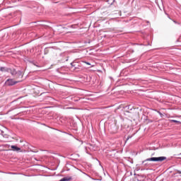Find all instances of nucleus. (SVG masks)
<instances>
[{"label":"nucleus","mask_w":181,"mask_h":181,"mask_svg":"<svg viewBox=\"0 0 181 181\" xmlns=\"http://www.w3.org/2000/svg\"><path fill=\"white\" fill-rule=\"evenodd\" d=\"M146 160L148 162H163V160H166V157H151L150 158H147Z\"/></svg>","instance_id":"f257e3e1"},{"label":"nucleus","mask_w":181,"mask_h":181,"mask_svg":"<svg viewBox=\"0 0 181 181\" xmlns=\"http://www.w3.org/2000/svg\"><path fill=\"white\" fill-rule=\"evenodd\" d=\"M18 81H13L12 78H8L6 81V86H15V84H17Z\"/></svg>","instance_id":"f03ea898"},{"label":"nucleus","mask_w":181,"mask_h":181,"mask_svg":"<svg viewBox=\"0 0 181 181\" xmlns=\"http://www.w3.org/2000/svg\"><path fill=\"white\" fill-rule=\"evenodd\" d=\"M16 69H13V68H8V70L7 71V73H11V76H13L15 77L16 74Z\"/></svg>","instance_id":"7ed1b4c3"},{"label":"nucleus","mask_w":181,"mask_h":181,"mask_svg":"<svg viewBox=\"0 0 181 181\" xmlns=\"http://www.w3.org/2000/svg\"><path fill=\"white\" fill-rule=\"evenodd\" d=\"M14 77H15V78H22V77H23V75L22 74V71H17Z\"/></svg>","instance_id":"20e7f679"},{"label":"nucleus","mask_w":181,"mask_h":181,"mask_svg":"<svg viewBox=\"0 0 181 181\" xmlns=\"http://www.w3.org/2000/svg\"><path fill=\"white\" fill-rule=\"evenodd\" d=\"M85 149H86V153H90L88 152V149H90V151H95L94 146L92 144H89V146L88 147H85Z\"/></svg>","instance_id":"39448f33"},{"label":"nucleus","mask_w":181,"mask_h":181,"mask_svg":"<svg viewBox=\"0 0 181 181\" xmlns=\"http://www.w3.org/2000/svg\"><path fill=\"white\" fill-rule=\"evenodd\" d=\"M11 148L13 149V151H14V152H19V151H21V148L16 146H11Z\"/></svg>","instance_id":"423d86ee"},{"label":"nucleus","mask_w":181,"mask_h":181,"mask_svg":"<svg viewBox=\"0 0 181 181\" xmlns=\"http://www.w3.org/2000/svg\"><path fill=\"white\" fill-rule=\"evenodd\" d=\"M148 161L146 160H144V161H142V166H145L146 168H149V163H148Z\"/></svg>","instance_id":"0eeeda50"},{"label":"nucleus","mask_w":181,"mask_h":181,"mask_svg":"<svg viewBox=\"0 0 181 181\" xmlns=\"http://www.w3.org/2000/svg\"><path fill=\"white\" fill-rule=\"evenodd\" d=\"M8 69H9V68H8V67L1 66V68L0 69V71H4L5 73H8Z\"/></svg>","instance_id":"6e6552de"},{"label":"nucleus","mask_w":181,"mask_h":181,"mask_svg":"<svg viewBox=\"0 0 181 181\" xmlns=\"http://www.w3.org/2000/svg\"><path fill=\"white\" fill-rule=\"evenodd\" d=\"M170 122H175L176 124H181L180 121H177V120H175V119H171Z\"/></svg>","instance_id":"1a4fd4ad"},{"label":"nucleus","mask_w":181,"mask_h":181,"mask_svg":"<svg viewBox=\"0 0 181 181\" xmlns=\"http://www.w3.org/2000/svg\"><path fill=\"white\" fill-rule=\"evenodd\" d=\"M84 63H86V64H88V66H91V64H90L89 62H84Z\"/></svg>","instance_id":"9d476101"},{"label":"nucleus","mask_w":181,"mask_h":181,"mask_svg":"<svg viewBox=\"0 0 181 181\" xmlns=\"http://www.w3.org/2000/svg\"><path fill=\"white\" fill-rule=\"evenodd\" d=\"M177 173H179V175H181V171L180 170H177Z\"/></svg>","instance_id":"9b49d317"},{"label":"nucleus","mask_w":181,"mask_h":181,"mask_svg":"<svg viewBox=\"0 0 181 181\" xmlns=\"http://www.w3.org/2000/svg\"><path fill=\"white\" fill-rule=\"evenodd\" d=\"M71 66H72V67H74V63H71Z\"/></svg>","instance_id":"f8f14e48"},{"label":"nucleus","mask_w":181,"mask_h":181,"mask_svg":"<svg viewBox=\"0 0 181 181\" xmlns=\"http://www.w3.org/2000/svg\"><path fill=\"white\" fill-rule=\"evenodd\" d=\"M16 108H18L17 107H15L14 108L11 109L12 110H16Z\"/></svg>","instance_id":"ddd939ff"},{"label":"nucleus","mask_w":181,"mask_h":181,"mask_svg":"<svg viewBox=\"0 0 181 181\" xmlns=\"http://www.w3.org/2000/svg\"><path fill=\"white\" fill-rule=\"evenodd\" d=\"M181 156V153H179V154H177V156Z\"/></svg>","instance_id":"4468645a"},{"label":"nucleus","mask_w":181,"mask_h":181,"mask_svg":"<svg viewBox=\"0 0 181 181\" xmlns=\"http://www.w3.org/2000/svg\"><path fill=\"white\" fill-rule=\"evenodd\" d=\"M13 103H15V101L11 102V104H13Z\"/></svg>","instance_id":"2eb2a0df"},{"label":"nucleus","mask_w":181,"mask_h":181,"mask_svg":"<svg viewBox=\"0 0 181 181\" xmlns=\"http://www.w3.org/2000/svg\"><path fill=\"white\" fill-rule=\"evenodd\" d=\"M177 159H181V157H177Z\"/></svg>","instance_id":"dca6fc26"},{"label":"nucleus","mask_w":181,"mask_h":181,"mask_svg":"<svg viewBox=\"0 0 181 181\" xmlns=\"http://www.w3.org/2000/svg\"><path fill=\"white\" fill-rule=\"evenodd\" d=\"M34 66H37V65H36V64H34Z\"/></svg>","instance_id":"f3484780"},{"label":"nucleus","mask_w":181,"mask_h":181,"mask_svg":"<svg viewBox=\"0 0 181 181\" xmlns=\"http://www.w3.org/2000/svg\"><path fill=\"white\" fill-rule=\"evenodd\" d=\"M175 23H176V21H174Z\"/></svg>","instance_id":"a211bd4d"}]
</instances>
